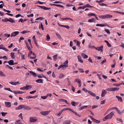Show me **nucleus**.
<instances>
[{
	"mask_svg": "<svg viewBox=\"0 0 124 124\" xmlns=\"http://www.w3.org/2000/svg\"><path fill=\"white\" fill-rule=\"evenodd\" d=\"M85 8V6H84L83 7H79L78 8V9H84Z\"/></svg>",
	"mask_w": 124,
	"mask_h": 124,
	"instance_id": "49",
	"label": "nucleus"
},
{
	"mask_svg": "<svg viewBox=\"0 0 124 124\" xmlns=\"http://www.w3.org/2000/svg\"><path fill=\"white\" fill-rule=\"evenodd\" d=\"M2 115L4 116H6V114H7V112H2L1 113Z\"/></svg>",
	"mask_w": 124,
	"mask_h": 124,
	"instance_id": "46",
	"label": "nucleus"
},
{
	"mask_svg": "<svg viewBox=\"0 0 124 124\" xmlns=\"http://www.w3.org/2000/svg\"><path fill=\"white\" fill-rule=\"evenodd\" d=\"M6 66L7 67H8L11 70H13V68H12V67H11L10 66H9V65H7Z\"/></svg>",
	"mask_w": 124,
	"mask_h": 124,
	"instance_id": "63",
	"label": "nucleus"
},
{
	"mask_svg": "<svg viewBox=\"0 0 124 124\" xmlns=\"http://www.w3.org/2000/svg\"><path fill=\"white\" fill-rule=\"evenodd\" d=\"M4 89L5 90H8L10 92H13V91H12V90H11L10 88H5Z\"/></svg>",
	"mask_w": 124,
	"mask_h": 124,
	"instance_id": "41",
	"label": "nucleus"
},
{
	"mask_svg": "<svg viewBox=\"0 0 124 124\" xmlns=\"http://www.w3.org/2000/svg\"><path fill=\"white\" fill-rule=\"evenodd\" d=\"M67 81L68 82V85L70 86V82L69 80V78H67Z\"/></svg>",
	"mask_w": 124,
	"mask_h": 124,
	"instance_id": "48",
	"label": "nucleus"
},
{
	"mask_svg": "<svg viewBox=\"0 0 124 124\" xmlns=\"http://www.w3.org/2000/svg\"><path fill=\"white\" fill-rule=\"evenodd\" d=\"M78 57L79 62L81 63L83 62V61L81 60V58L80 56L78 55Z\"/></svg>",
	"mask_w": 124,
	"mask_h": 124,
	"instance_id": "17",
	"label": "nucleus"
},
{
	"mask_svg": "<svg viewBox=\"0 0 124 124\" xmlns=\"http://www.w3.org/2000/svg\"><path fill=\"white\" fill-rule=\"evenodd\" d=\"M68 110H70V111L72 112L73 113L75 114L76 116H80V115L79 114H78L76 112H75V111H74L73 109H71L70 108H68Z\"/></svg>",
	"mask_w": 124,
	"mask_h": 124,
	"instance_id": "4",
	"label": "nucleus"
},
{
	"mask_svg": "<svg viewBox=\"0 0 124 124\" xmlns=\"http://www.w3.org/2000/svg\"><path fill=\"white\" fill-rule=\"evenodd\" d=\"M34 41V43H35V44L36 45V46L38 47H39V46L37 44V40H35V41Z\"/></svg>",
	"mask_w": 124,
	"mask_h": 124,
	"instance_id": "50",
	"label": "nucleus"
},
{
	"mask_svg": "<svg viewBox=\"0 0 124 124\" xmlns=\"http://www.w3.org/2000/svg\"><path fill=\"white\" fill-rule=\"evenodd\" d=\"M8 62L10 65H14V61L13 60H10L8 61Z\"/></svg>",
	"mask_w": 124,
	"mask_h": 124,
	"instance_id": "13",
	"label": "nucleus"
},
{
	"mask_svg": "<svg viewBox=\"0 0 124 124\" xmlns=\"http://www.w3.org/2000/svg\"><path fill=\"white\" fill-rule=\"evenodd\" d=\"M50 5L51 6H56L58 7H61V8H62L63 7V6L61 5H58V4H50Z\"/></svg>",
	"mask_w": 124,
	"mask_h": 124,
	"instance_id": "11",
	"label": "nucleus"
},
{
	"mask_svg": "<svg viewBox=\"0 0 124 124\" xmlns=\"http://www.w3.org/2000/svg\"><path fill=\"white\" fill-rule=\"evenodd\" d=\"M9 19L8 21L9 22H10L13 23L15 22V21L14 20H13L12 18H10Z\"/></svg>",
	"mask_w": 124,
	"mask_h": 124,
	"instance_id": "40",
	"label": "nucleus"
},
{
	"mask_svg": "<svg viewBox=\"0 0 124 124\" xmlns=\"http://www.w3.org/2000/svg\"><path fill=\"white\" fill-rule=\"evenodd\" d=\"M95 19L94 18H92L88 20V22H89L92 23L95 22Z\"/></svg>",
	"mask_w": 124,
	"mask_h": 124,
	"instance_id": "18",
	"label": "nucleus"
},
{
	"mask_svg": "<svg viewBox=\"0 0 124 124\" xmlns=\"http://www.w3.org/2000/svg\"><path fill=\"white\" fill-rule=\"evenodd\" d=\"M19 33V32L18 31H16L13 32L11 35V36H15L17 35Z\"/></svg>",
	"mask_w": 124,
	"mask_h": 124,
	"instance_id": "5",
	"label": "nucleus"
},
{
	"mask_svg": "<svg viewBox=\"0 0 124 124\" xmlns=\"http://www.w3.org/2000/svg\"><path fill=\"white\" fill-rule=\"evenodd\" d=\"M116 98H117L118 100L120 102H122V99L121 97H120L118 96H116Z\"/></svg>",
	"mask_w": 124,
	"mask_h": 124,
	"instance_id": "19",
	"label": "nucleus"
},
{
	"mask_svg": "<svg viewBox=\"0 0 124 124\" xmlns=\"http://www.w3.org/2000/svg\"><path fill=\"white\" fill-rule=\"evenodd\" d=\"M88 107L87 106H82L80 107V108H79V109L80 110H82L84 109L85 108Z\"/></svg>",
	"mask_w": 124,
	"mask_h": 124,
	"instance_id": "24",
	"label": "nucleus"
},
{
	"mask_svg": "<svg viewBox=\"0 0 124 124\" xmlns=\"http://www.w3.org/2000/svg\"><path fill=\"white\" fill-rule=\"evenodd\" d=\"M71 121H70L67 120L65 122V124H70Z\"/></svg>",
	"mask_w": 124,
	"mask_h": 124,
	"instance_id": "35",
	"label": "nucleus"
},
{
	"mask_svg": "<svg viewBox=\"0 0 124 124\" xmlns=\"http://www.w3.org/2000/svg\"><path fill=\"white\" fill-rule=\"evenodd\" d=\"M51 111V110H49L48 111H41L40 112V113L41 115L45 116L49 114Z\"/></svg>",
	"mask_w": 124,
	"mask_h": 124,
	"instance_id": "2",
	"label": "nucleus"
},
{
	"mask_svg": "<svg viewBox=\"0 0 124 124\" xmlns=\"http://www.w3.org/2000/svg\"><path fill=\"white\" fill-rule=\"evenodd\" d=\"M47 97V96H41V98L42 99H46Z\"/></svg>",
	"mask_w": 124,
	"mask_h": 124,
	"instance_id": "61",
	"label": "nucleus"
},
{
	"mask_svg": "<svg viewBox=\"0 0 124 124\" xmlns=\"http://www.w3.org/2000/svg\"><path fill=\"white\" fill-rule=\"evenodd\" d=\"M105 16L106 19L112 17V16L110 15L106 14Z\"/></svg>",
	"mask_w": 124,
	"mask_h": 124,
	"instance_id": "20",
	"label": "nucleus"
},
{
	"mask_svg": "<svg viewBox=\"0 0 124 124\" xmlns=\"http://www.w3.org/2000/svg\"><path fill=\"white\" fill-rule=\"evenodd\" d=\"M19 53L21 55V57L23 60H24L25 59V55L23 54H22L20 52H19Z\"/></svg>",
	"mask_w": 124,
	"mask_h": 124,
	"instance_id": "27",
	"label": "nucleus"
},
{
	"mask_svg": "<svg viewBox=\"0 0 124 124\" xmlns=\"http://www.w3.org/2000/svg\"><path fill=\"white\" fill-rule=\"evenodd\" d=\"M55 34L56 36H57V38L59 39H62L61 36L60 35L58 34L56 32L55 33Z\"/></svg>",
	"mask_w": 124,
	"mask_h": 124,
	"instance_id": "28",
	"label": "nucleus"
},
{
	"mask_svg": "<svg viewBox=\"0 0 124 124\" xmlns=\"http://www.w3.org/2000/svg\"><path fill=\"white\" fill-rule=\"evenodd\" d=\"M116 111H117V113L121 115V111L118 109Z\"/></svg>",
	"mask_w": 124,
	"mask_h": 124,
	"instance_id": "64",
	"label": "nucleus"
},
{
	"mask_svg": "<svg viewBox=\"0 0 124 124\" xmlns=\"http://www.w3.org/2000/svg\"><path fill=\"white\" fill-rule=\"evenodd\" d=\"M107 93V92L105 90H103L102 91L101 96L103 97L105 96V94Z\"/></svg>",
	"mask_w": 124,
	"mask_h": 124,
	"instance_id": "8",
	"label": "nucleus"
},
{
	"mask_svg": "<svg viewBox=\"0 0 124 124\" xmlns=\"http://www.w3.org/2000/svg\"><path fill=\"white\" fill-rule=\"evenodd\" d=\"M108 25L107 23H104V24H96V26H100V27H103L104 26H106Z\"/></svg>",
	"mask_w": 124,
	"mask_h": 124,
	"instance_id": "7",
	"label": "nucleus"
},
{
	"mask_svg": "<svg viewBox=\"0 0 124 124\" xmlns=\"http://www.w3.org/2000/svg\"><path fill=\"white\" fill-rule=\"evenodd\" d=\"M36 81L37 83H42L43 82V81H42V79H39L38 80H37Z\"/></svg>",
	"mask_w": 124,
	"mask_h": 124,
	"instance_id": "26",
	"label": "nucleus"
},
{
	"mask_svg": "<svg viewBox=\"0 0 124 124\" xmlns=\"http://www.w3.org/2000/svg\"><path fill=\"white\" fill-rule=\"evenodd\" d=\"M77 103L75 102L74 101H71V104L72 105L74 106H76V104H77Z\"/></svg>",
	"mask_w": 124,
	"mask_h": 124,
	"instance_id": "36",
	"label": "nucleus"
},
{
	"mask_svg": "<svg viewBox=\"0 0 124 124\" xmlns=\"http://www.w3.org/2000/svg\"><path fill=\"white\" fill-rule=\"evenodd\" d=\"M81 55L84 59H87L88 57V56L87 55L84 53H82L81 54Z\"/></svg>",
	"mask_w": 124,
	"mask_h": 124,
	"instance_id": "21",
	"label": "nucleus"
},
{
	"mask_svg": "<svg viewBox=\"0 0 124 124\" xmlns=\"http://www.w3.org/2000/svg\"><path fill=\"white\" fill-rule=\"evenodd\" d=\"M29 73L30 74L32 75L35 77H36L37 76V75L36 73H34L32 71H29Z\"/></svg>",
	"mask_w": 124,
	"mask_h": 124,
	"instance_id": "15",
	"label": "nucleus"
},
{
	"mask_svg": "<svg viewBox=\"0 0 124 124\" xmlns=\"http://www.w3.org/2000/svg\"><path fill=\"white\" fill-rule=\"evenodd\" d=\"M30 31H25V30H24L22 31L21 32V33L22 34H24L25 33H26L28 32H30Z\"/></svg>",
	"mask_w": 124,
	"mask_h": 124,
	"instance_id": "33",
	"label": "nucleus"
},
{
	"mask_svg": "<svg viewBox=\"0 0 124 124\" xmlns=\"http://www.w3.org/2000/svg\"><path fill=\"white\" fill-rule=\"evenodd\" d=\"M103 47V46H101L99 47H98V51H103L102 49Z\"/></svg>",
	"mask_w": 124,
	"mask_h": 124,
	"instance_id": "30",
	"label": "nucleus"
},
{
	"mask_svg": "<svg viewBox=\"0 0 124 124\" xmlns=\"http://www.w3.org/2000/svg\"><path fill=\"white\" fill-rule=\"evenodd\" d=\"M13 93H15V94H22L24 93V92H23L20 91H13Z\"/></svg>",
	"mask_w": 124,
	"mask_h": 124,
	"instance_id": "9",
	"label": "nucleus"
},
{
	"mask_svg": "<svg viewBox=\"0 0 124 124\" xmlns=\"http://www.w3.org/2000/svg\"><path fill=\"white\" fill-rule=\"evenodd\" d=\"M20 89L21 90H26V86L21 87L20 88Z\"/></svg>",
	"mask_w": 124,
	"mask_h": 124,
	"instance_id": "60",
	"label": "nucleus"
},
{
	"mask_svg": "<svg viewBox=\"0 0 124 124\" xmlns=\"http://www.w3.org/2000/svg\"><path fill=\"white\" fill-rule=\"evenodd\" d=\"M0 75L2 77H5V75L2 72L0 71Z\"/></svg>",
	"mask_w": 124,
	"mask_h": 124,
	"instance_id": "34",
	"label": "nucleus"
},
{
	"mask_svg": "<svg viewBox=\"0 0 124 124\" xmlns=\"http://www.w3.org/2000/svg\"><path fill=\"white\" fill-rule=\"evenodd\" d=\"M112 91L118 90L119 89V88L118 87L111 88Z\"/></svg>",
	"mask_w": 124,
	"mask_h": 124,
	"instance_id": "22",
	"label": "nucleus"
},
{
	"mask_svg": "<svg viewBox=\"0 0 124 124\" xmlns=\"http://www.w3.org/2000/svg\"><path fill=\"white\" fill-rule=\"evenodd\" d=\"M38 6L40 8L43 9H44L45 10L46 7L44 6Z\"/></svg>",
	"mask_w": 124,
	"mask_h": 124,
	"instance_id": "47",
	"label": "nucleus"
},
{
	"mask_svg": "<svg viewBox=\"0 0 124 124\" xmlns=\"http://www.w3.org/2000/svg\"><path fill=\"white\" fill-rule=\"evenodd\" d=\"M80 43L78 41H77V45L78 46V47H79L80 46Z\"/></svg>",
	"mask_w": 124,
	"mask_h": 124,
	"instance_id": "52",
	"label": "nucleus"
},
{
	"mask_svg": "<svg viewBox=\"0 0 124 124\" xmlns=\"http://www.w3.org/2000/svg\"><path fill=\"white\" fill-rule=\"evenodd\" d=\"M40 27L42 29L43 31L44 30V28L43 26V24L42 23H41L40 25L39 26V28Z\"/></svg>",
	"mask_w": 124,
	"mask_h": 124,
	"instance_id": "37",
	"label": "nucleus"
},
{
	"mask_svg": "<svg viewBox=\"0 0 124 124\" xmlns=\"http://www.w3.org/2000/svg\"><path fill=\"white\" fill-rule=\"evenodd\" d=\"M36 92V90L33 91H32L30 92L29 93L31 94H33L35 93Z\"/></svg>",
	"mask_w": 124,
	"mask_h": 124,
	"instance_id": "54",
	"label": "nucleus"
},
{
	"mask_svg": "<svg viewBox=\"0 0 124 124\" xmlns=\"http://www.w3.org/2000/svg\"><path fill=\"white\" fill-rule=\"evenodd\" d=\"M54 60V61H56V59H57V54H55L53 56Z\"/></svg>",
	"mask_w": 124,
	"mask_h": 124,
	"instance_id": "39",
	"label": "nucleus"
},
{
	"mask_svg": "<svg viewBox=\"0 0 124 124\" xmlns=\"http://www.w3.org/2000/svg\"><path fill=\"white\" fill-rule=\"evenodd\" d=\"M99 17L101 19H105L106 18L105 15H101L99 16Z\"/></svg>",
	"mask_w": 124,
	"mask_h": 124,
	"instance_id": "25",
	"label": "nucleus"
},
{
	"mask_svg": "<svg viewBox=\"0 0 124 124\" xmlns=\"http://www.w3.org/2000/svg\"><path fill=\"white\" fill-rule=\"evenodd\" d=\"M11 57L13 59H14V58H15V55H14V53L13 52H12L11 53Z\"/></svg>",
	"mask_w": 124,
	"mask_h": 124,
	"instance_id": "38",
	"label": "nucleus"
},
{
	"mask_svg": "<svg viewBox=\"0 0 124 124\" xmlns=\"http://www.w3.org/2000/svg\"><path fill=\"white\" fill-rule=\"evenodd\" d=\"M106 100H104L101 101V104H103L105 103V102Z\"/></svg>",
	"mask_w": 124,
	"mask_h": 124,
	"instance_id": "55",
	"label": "nucleus"
},
{
	"mask_svg": "<svg viewBox=\"0 0 124 124\" xmlns=\"http://www.w3.org/2000/svg\"><path fill=\"white\" fill-rule=\"evenodd\" d=\"M85 6V8L88 7H89L91 8L93 7L89 5V4H87L86 6Z\"/></svg>",
	"mask_w": 124,
	"mask_h": 124,
	"instance_id": "59",
	"label": "nucleus"
},
{
	"mask_svg": "<svg viewBox=\"0 0 124 124\" xmlns=\"http://www.w3.org/2000/svg\"><path fill=\"white\" fill-rule=\"evenodd\" d=\"M75 82H76L78 84L81 82V80L78 78L76 79L75 80Z\"/></svg>",
	"mask_w": 124,
	"mask_h": 124,
	"instance_id": "32",
	"label": "nucleus"
},
{
	"mask_svg": "<svg viewBox=\"0 0 124 124\" xmlns=\"http://www.w3.org/2000/svg\"><path fill=\"white\" fill-rule=\"evenodd\" d=\"M105 31L108 34H109L110 33L109 30L108 29H105Z\"/></svg>",
	"mask_w": 124,
	"mask_h": 124,
	"instance_id": "53",
	"label": "nucleus"
},
{
	"mask_svg": "<svg viewBox=\"0 0 124 124\" xmlns=\"http://www.w3.org/2000/svg\"><path fill=\"white\" fill-rule=\"evenodd\" d=\"M3 10L4 11L7 12L8 13H10L11 12L9 10H7L5 9H3Z\"/></svg>",
	"mask_w": 124,
	"mask_h": 124,
	"instance_id": "56",
	"label": "nucleus"
},
{
	"mask_svg": "<svg viewBox=\"0 0 124 124\" xmlns=\"http://www.w3.org/2000/svg\"><path fill=\"white\" fill-rule=\"evenodd\" d=\"M26 90L30 89L32 88V86L30 85H26Z\"/></svg>",
	"mask_w": 124,
	"mask_h": 124,
	"instance_id": "14",
	"label": "nucleus"
},
{
	"mask_svg": "<svg viewBox=\"0 0 124 124\" xmlns=\"http://www.w3.org/2000/svg\"><path fill=\"white\" fill-rule=\"evenodd\" d=\"M33 14H32L29 15H27V16L28 17H33Z\"/></svg>",
	"mask_w": 124,
	"mask_h": 124,
	"instance_id": "62",
	"label": "nucleus"
},
{
	"mask_svg": "<svg viewBox=\"0 0 124 124\" xmlns=\"http://www.w3.org/2000/svg\"><path fill=\"white\" fill-rule=\"evenodd\" d=\"M23 109L26 110H29L31 108L30 107L24 105Z\"/></svg>",
	"mask_w": 124,
	"mask_h": 124,
	"instance_id": "16",
	"label": "nucleus"
},
{
	"mask_svg": "<svg viewBox=\"0 0 124 124\" xmlns=\"http://www.w3.org/2000/svg\"><path fill=\"white\" fill-rule=\"evenodd\" d=\"M97 75L98 76L99 78H100L101 77H102L103 78H107V76L104 75H102L101 74H100V75L99 74H97Z\"/></svg>",
	"mask_w": 124,
	"mask_h": 124,
	"instance_id": "29",
	"label": "nucleus"
},
{
	"mask_svg": "<svg viewBox=\"0 0 124 124\" xmlns=\"http://www.w3.org/2000/svg\"><path fill=\"white\" fill-rule=\"evenodd\" d=\"M2 21L4 22H8L9 21V19L6 18L4 19H2Z\"/></svg>",
	"mask_w": 124,
	"mask_h": 124,
	"instance_id": "43",
	"label": "nucleus"
},
{
	"mask_svg": "<svg viewBox=\"0 0 124 124\" xmlns=\"http://www.w3.org/2000/svg\"><path fill=\"white\" fill-rule=\"evenodd\" d=\"M114 115V113L113 112H112L109 114L107 115L103 119V120L105 121H106L107 119L111 118Z\"/></svg>",
	"mask_w": 124,
	"mask_h": 124,
	"instance_id": "1",
	"label": "nucleus"
},
{
	"mask_svg": "<svg viewBox=\"0 0 124 124\" xmlns=\"http://www.w3.org/2000/svg\"><path fill=\"white\" fill-rule=\"evenodd\" d=\"M63 67H64V65H62V64L60 66H59L58 67V70H59L61 68Z\"/></svg>",
	"mask_w": 124,
	"mask_h": 124,
	"instance_id": "58",
	"label": "nucleus"
},
{
	"mask_svg": "<svg viewBox=\"0 0 124 124\" xmlns=\"http://www.w3.org/2000/svg\"><path fill=\"white\" fill-rule=\"evenodd\" d=\"M68 60H66L64 63V66L65 67H67L68 66Z\"/></svg>",
	"mask_w": 124,
	"mask_h": 124,
	"instance_id": "12",
	"label": "nucleus"
},
{
	"mask_svg": "<svg viewBox=\"0 0 124 124\" xmlns=\"http://www.w3.org/2000/svg\"><path fill=\"white\" fill-rule=\"evenodd\" d=\"M30 122H37L38 121L37 119H34L33 117H31L30 118Z\"/></svg>",
	"mask_w": 124,
	"mask_h": 124,
	"instance_id": "6",
	"label": "nucleus"
},
{
	"mask_svg": "<svg viewBox=\"0 0 124 124\" xmlns=\"http://www.w3.org/2000/svg\"><path fill=\"white\" fill-rule=\"evenodd\" d=\"M6 106L8 107H10L11 106V104L9 102H5Z\"/></svg>",
	"mask_w": 124,
	"mask_h": 124,
	"instance_id": "10",
	"label": "nucleus"
},
{
	"mask_svg": "<svg viewBox=\"0 0 124 124\" xmlns=\"http://www.w3.org/2000/svg\"><path fill=\"white\" fill-rule=\"evenodd\" d=\"M99 4L101 6H107V5L106 4H105L103 3H99Z\"/></svg>",
	"mask_w": 124,
	"mask_h": 124,
	"instance_id": "44",
	"label": "nucleus"
},
{
	"mask_svg": "<svg viewBox=\"0 0 124 124\" xmlns=\"http://www.w3.org/2000/svg\"><path fill=\"white\" fill-rule=\"evenodd\" d=\"M89 117H90V118L93 120V121L95 123H96L98 124L100 122V121L99 120H97L94 118L92 116H89Z\"/></svg>",
	"mask_w": 124,
	"mask_h": 124,
	"instance_id": "3",
	"label": "nucleus"
},
{
	"mask_svg": "<svg viewBox=\"0 0 124 124\" xmlns=\"http://www.w3.org/2000/svg\"><path fill=\"white\" fill-rule=\"evenodd\" d=\"M46 39L47 40H49L50 39V38L48 34H47L46 35Z\"/></svg>",
	"mask_w": 124,
	"mask_h": 124,
	"instance_id": "51",
	"label": "nucleus"
},
{
	"mask_svg": "<svg viewBox=\"0 0 124 124\" xmlns=\"http://www.w3.org/2000/svg\"><path fill=\"white\" fill-rule=\"evenodd\" d=\"M104 1V0H101L100 1H98V0H96V2L97 3H101L103 2Z\"/></svg>",
	"mask_w": 124,
	"mask_h": 124,
	"instance_id": "57",
	"label": "nucleus"
},
{
	"mask_svg": "<svg viewBox=\"0 0 124 124\" xmlns=\"http://www.w3.org/2000/svg\"><path fill=\"white\" fill-rule=\"evenodd\" d=\"M65 77V75L62 73H60L59 74V78H63Z\"/></svg>",
	"mask_w": 124,
	"mask_h": 124,
	"instance_id": "45",
	"label": "nucleus"
},
{
	"mask_svg": "<svg viewBox=\"0 0 124 124\" xmlns=\"http://www.w3.org/2000/svg\"><path fill=\"white\" fill-rule=\"evenodd\" d=\"M123 84V83H121L119 84H113V85L116 86H118L121 85Z\"/></svg>",
	"mask_w": 124,
	"mask_h": 124,
	"instance_id": "23",
	"label": "nucleus"
},
{
	"mask_svg": "<svg viewBox=\"0 0 124 124\" xmlns=\"http://www.w3.org/2000/svg\"><path fill=\"white\" fill-rule=\"evenodd\" d=\"M88 16H96V15L93 13H90L88 15Z\"/></svg>",
	"mask_w": 124,
	"mask_h": 124,
	"instance_id": "42",
	"label": "nucleus"
},
{
	"mask_svg": "<svg viewBox=\"0 0 124 124\" xmlns=\"http://www.w3.org/2000/svg\"><path fill=\"white\" fill-rule=\"evenodd\" d=\"M28 41L29 42V44L30 45L31 47L32 48V43L31 41V40L30 39H28Z\"/></svg>",
	"mask_w": 124,
	"mask_h": 124,
	"instance_id": "31",
	"label": "nucleus"
}]
</instances>
